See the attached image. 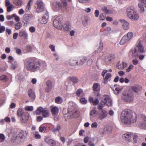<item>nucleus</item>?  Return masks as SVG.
I'll return each instance as SVG.
<instances>
[{"mask_svg":"<svg viewBox=\"0 0 146 146\" xmlns=\"http://www.w3.org/2000/svg\"><path fill=\"white\" fill-rule=\"evenodd\" d=\"M25 65L28 70L32 72L44 70L46 66V64L44 61L38 60L34 57L26 59L25 61Z\"/></svg>","mask_w":146,"mask_h":146,"instance_id":"obj_1","label":"nucleus"},{"mask_svg":"<svg viewBox=\"0 0 146 146\" xmlns=\"http://www.w3.org/2000/svg\"><path fill=\"white\" fill-rule=\"evenodd\" d=\"M137 115L135 112H133L129 109L122 111L121 114V120L124 123L130 124L135 123L137 120Z\"/></svg>","mask_w":146,"mask_h":146,"instance_id":"obj_2","label":"nucleus"},{"mask_svg":"<svg viewBox=\"0 0 146 146\" xmlns=\"http://www.w3.org/2000/svg\"><path fill=\"white\" fill-rule=\"evenodd\" d=\"M144 52L142 44L139 42L137 46L134 49H131L129 52V55L132 57H137L140 53H143Z\"/></svg>","mask_w":146,"mask_h":146,"instance_id":"obj_3","label":"nucleus"},{"mask_svg":"<svg viewBox=\"0 0 146 146\" xmlns=\"http://www.w3.org/2000/svg\"><path fill=\"white\" fill-rule=\"evenodd\" d=\"M128 17L132 20H137L139 16L134 11L133 8L128 7L126 10Z\"/></svg>","mask_w":146,"mask_h":146,"instance_id":"obj_4","label":"nucleus"},{"mask_svg":"<svg viewBox=\"0 0 146 146\" xmlns=\"http://www.w3.org/2000/svg\"><path fill=\"white\" fill-rule=\"evenodd\" d=\"M35 7L37 13L43 11L44 9V6L43 2L41 0H38L36 2Z\"/></svg>","mask_w":146,"mask_h":146,"instance_id":"obj_5","label":"nucleus"},{"mask_svg":"<svg viewBox=\"0 0 146 146\" xmlns=\"http://www.w3.org/2000/svg\"><path fill=\"white\" fill-rule=\"evenodd\" d=\"M122 99L127 102H132L133 100V96L132 93L127 94H123L122 97Z\"/></svg>","mask_w":146,"mask_h":146,"instance_id":"obj_6","label":"nucleus"},{"mask_svg":"<svg viewBox=\"0 0 146 146\" xmlns=\"http://www.w3.org/2000/svg\"><path fill=\"white\" fill-rule=\"evenodd\" d=\"M61 16H58L56 17L53 21V25L54 26L58 29H62V24L60 18Z\"/></svg>","mask_w":146,"mask_h":146,"instance_id":"obj_7","label":"nucleus"},{"mask_svg":"<svg viewBox=\"0 0 146 146\" xmlns=\"http://www.w3.org/2000/svg\"><path fill=\"white\" fill-rule=\"evenodd\" d=\"M50 109L52 115L54 118H56L59 113V110L58 108L56 106L52 105L50 107Z\"/></svg>","mask_w":146,"mask_h":146,"instance_id":"obj_8","label":"nucleus"},{"mask_svg":"<svg viewBox=\"0 0 146 146\" xmlns=\"http://www.w3.org/2000/svg\"><path fill=\"white\" fill-rule=\"evenodd\" d=\"M103 102L106 104L108 106H111L112 105V102L110 98L108 95H104L103 96Z\"/></svg>","mask_w":146,"mask_h":146,"instance_id":"obj_9","label":"nucleus"},{"mask_svg":"<svg viewBox=\"0 0 146 146\" xmlns=\"http://www.w3.org/2000/svg\"><path fill=\"white\" fill-rule=\"evenodd\" d=\"M62 5L60 2L56 1L53 2L52 4V8L54 9V11H58L62 8Z\"/></svg>","mask_w":146,"mask_h":146,"instance_id":"obj_10","label":"nucleus"},{"mask_svg":"<svg viewBox=\"0 0 146 146\" xmlns=\"http://www.w3.org/2000/svg\"><path fill=\"white\" fill-rule=\"evenodd\" d=\"M127 64L125 62L122 61V62H121L119 61L117 64L116 67L119 69L122 70L127 68Z\"/></svg>","mask_w":146,"mask_h":146,"instance_id":"obj_11","label":"nucleus"},{"mask_svg":"<svg viewBox=\"0 0 146 146\" xmlns=\"http://www.w3.org/2000/svg\"><path fill=\"white\" fill-rule=\"evenodd\" d=\"M46 86L45 90L46 92H49L51 90L53 87L52 82L50 80H48L46 82Z\"/></svg>","mask_w":146,"mask_h":146,"instance_id":"obj_12","label":"nucleus"},{"mask_svg":"<svg viewBox=\"0 0 146 146\" xmlns=\"http://www.w3.org/2000/svg\"><path fill=\"white\" fill-rule=\"evenodd\" d=\"M108 114V112L106 110H102L98 115V119L100 120H102L107 117Z\"/></svg>","mask_w":146,"mask_h":146,"instance_id":"obj_13","label":"nucleus"},{"mask_svg":"<svg viewBox=\"0 0 146 146\" xmlns=\"http://www.w3.org/2000/svg\"><path fill=\"white\" fill-rule=\"evenodd\" d=\"M133 135V133L128 132L123 135L122 137L123 139L130 141L131 140V136Z\"/></svg>","mask_w":146,"mask_h":146,"instance_id":"obj_14","label":"nucleus"},{"mask_svg":"<svg viewBox=\"0 0 146 146\" xmlns=\"http://www.w3.org/2000/svg\"><path fill=\"white\" fill-rule=\"evenodd\" d=\"M44 14L42 17V22L44 24H46L47 23L49 17L48 13L46 11H44Z\"/></svg>","mask_w":146,"mask_h":146,"instance_id":"obj_15","label":"nucleus"},{"mask_svg":"<svg viewBox=\"0 0 146 146\" xmlns=\"http://www.w3.org/2000/svg\"><path fill=\"white\" fill-rule=\"evenodd\" d=\"M5 6L7 7V11L8 12H10L13 7V5L10 3L9 0H5Z\"/></svg>","mask_w":146,"mask_h":146,"instance_id":"obj_16","label":"nucleus"},{"mask_svg":"<svg viewBox=\"0 0 146 146\" xmlns=\"http://www.w3.org/2000/svg\"><path fill=\"white\" fill-rule=\"evenodd\" d=\"M19 35L21 37L25 39H27L28 37L27 33L24 30L20 31L19 33Z\"/></svg>","mask_w":146,"mask_h":146,"instance_id":"obj_17","label":"nucleus"},{"mask_svg":"<svg viewBox=\"0 0 146 146\" xmlns=\"http://www.w3.org/2000/svg\"><path fill=\"white\" fill-rule=\"evenodd\" d=\"M29 119V116L27 113L24 114L21 116V121L22 123H26Z\"/></svg>","mask_w":146,"mask_h":146,"instance_id":"obj_18","label":"nucleus"},{"mask_svg":"<svg viewBox=\"0 0 146 146\" xmlns=\"http://www.w3.org/2000/svg\"><path fill=\"white\" fill-rule=\"evenodd\" d=\"M45 141L46 143L51 146H55L56 144L55 141L50 139L49 137H47L45 139Z\"/></svg>","mask_w":146,"mask_h":146,"instance_id":"obj_19","label":"nucleus"},{"mask_svg":"<svg viewBox=\"0 0 146 146\" xmlns=\"http://www.w3.org/2000/svg\"><path fill=\"white\" fill-rule=\"evenodd\" d=\"M114 87L115 88V90L114 91L115 93L117 95L123 89V87L115 84L114 85Z\"/></svg>","mask_w":146,"mask_h":146,"instance_id":"obj_20","label":"nucleus"},{"mask_svg":"<svg viewBox=\"0 0 146 146\" xmlns=\"http://www.w3.org/2000/svg\"><path fill=\"white\" fill-rule=\"evenodd\" d=\"M131 88L135 92L137 93L141 90V86L136 85H134L131 86Z\"/></svg>","mask_w":146,"mask_h":146,"instance_id":"obj_21","label":"nucleus"},{"mask_svg":"<svg viewBox=\"0 0 146 146\" xmlns=\"http://www.w3.org/2000/svg\"><path fill=\"white\" fill-rule=\"evenodd\" d=\"M28 93L29 96L32 99H34L35 98L36 96L35 92L31 89H29Z\"/></svg>","mask_w":146,"mask_h":146,"instance_id":"obj_22","label":"nucleus"},{"mask_svg":"<svg viewBox=\"0 0 146 146\" xmlns=\"http://www.w3.org/2000/svg\"><path fill=\"white\" fill-rule=\"evenodd\" d=\"M129 40L127 38L126 35H124L121 40L119 44L121 45H123L127 42Z\"/></svg>","mask_w":146,"mask_h":146,"instance_id":"obj_23","label":"nucleus"},{"mask_svg":"<svg viewBox=\"0 0 146 146\" xmlns=\"http://www.w3.org/2000/svg\"><path fill=\"white\" fill-rule=\"evenodd\" d=\"M69 63L70 65L72 66L78 65V62L75 58H72L70 59L69 61Z\"/></svg>","mask_w":146,"mask_h":146,"instance_id":"obj_24","label":"nucleus"},{"mask_svg":"<svg viewBox=\"0 0 146 146\" xmlns=\"http://www.w3.org/2000/svg\"><path fill=\"white\" fill-rule=\"evenodd\" d=\"M111 75L110 73H108L106 74L105 77L103 78V83L104 84L107 83L108 80L111 78Z\"/></svg>","mask_w":146,"mask_h":146,"instance_id":"obj_25","label":"nucleus"},{"mask_svg":"<svg viewBox=\"0 0 146 146\" xmlns=\"http://www.w3.org/2000/svg\"><path fill=\"white\" fill-rule=\"evenodd\" d=\"M76 95L79 97H82L84 96L83 90L81 89H78L76 92Z\"/></svg>","mask_w":146,"mask_h":146,"instance_id":"obj_26","label":"nucleus"},{"mask_svg":"<svg viewBox=\"0 0 146 146\" xmlns=\"http://www.w3.org/2000/svg\"><path fill=\"white\" fill-rule=\"evenodd\" d=\"M100 85L98 83H95L93 84V89L94 91H98L100 90Z\"/></svg>","mask_w":146,"mask_h":146,"instance_id":"obj_27","label":"nucleus"},{"mask_svg":"<svg viewBox=\"0 0 146 146\" xmlns=\"http://www.w3.org/2000/svg\"><path fill=\"white\" fill-rule=\"evenodd\" d=\"M30 16L28 14L25 15L23 16V21L25 24L28 23Z\"/></svg>","mask_w":146,"mask_h":146,"instance_id":"obj_28","label":"nucleus"},{"mask_svg":"<svg viewBox=\"0 0 146 146\" xmlns=\"http://www.w3.org/2000/svg\"><path fill=\"white\" fill-rule=\"evenodd\" d=\"M13 4L17 6H20L23 5V2L22 0H14Z\"/></svg>","mask_w":146,"mask_h":146,"instance_id":"obj_29","label":"nucleus"},{"mask_svg":"<svg viewBox=\"0 0 146 146\" xmlns=\"http://www.w3.org/2000/svg\"><path fill=\"white\" fill-rule=\"evenodd\" d=\"M123 27L125 30H127L129 28V24L128 22L125 21H123Z\"/></svg>","mask_w":146,"mask_h":146,"instance_id":"obj_30","label":"nucleus"},{"mask_svg":"<svg viewBox=\"0 0 146 146\" xmlns=\"http://www.w3.org/2000/svg\"><path fill=\"white\" fill-rule=\"evenodd\" d=\"M106 105V103L103 102V101H102L99 104L97 107V108L99 110H102L103 108Z\"/></svg>","mask_w":146,"mask_h":146,"instance_id":"obj_31","label":"nucleus"},{"mask_svg":"<svg viewBox=\"0 0 146 146\" xmlns=\"http://www.w3.org/2000/svg\"><path fill=\"white\" fill-rule=\"evenodd\" d=\"M42 114L44 117H47L49 116V111L48 110L44 109L43 110Z\"/></svg>","mask_w":146,"mask_h":146,"instance_id":"obj_32","label":"nucleus"},{"mask_svg":"<svg viewBox=\"0 0 146 146\" xmlns=\"http://www.w3.org/2000/svg\"><path fill=\"white\" fill-rule=\"evenodd\" d=\"M64 30L66 31H69L70 29V25L69 23L66 22L65 23L63 26Z\"/></svg>","mask_w":146,"mask_h":146,"instance_id":"obj_33","label":"nucleus"},{"mask_svg":"<svg viewBox=\"0 0 146 146\" xmlns=\"http://www.w3.org/2000/svg\"><path fill=\"white\" fill-rule=\"evenodd\" d=\"M70 80L74 83H77L78 81V79L75 76H71L69 78Z\"/></svg>","mask_w":146,"mask_h":146,"instance_id":"obj_34","label":"nucleus"},{"mask_svg":"<svg viewBox=\"0 0 146 146\" xmlns=\"http://www.w3.org/2000/svg\"><path fill=\"white\" fill-rule=\"evenodd\" d=\"M80 62H79V64L81 65L83 64L84 62L87 60V58L85 56H82L80 58Z\"/></svg>","mask_w":146,"mask_h":146,"instance_id":"obj_35","label":"nucleus"},{"mask_svg":"<svg viewBox=\"0 0 146 146\" xmlns=\"http://www.w3.org/2000/svg\"><path fill=\"white\" fill-rule=\"evenodd\" d=\"M103 43L100 42V45L98 47L96 51V52H101L103 49Z\"/></svg>","mask_w":146,"mask_h":146,"instance_id":"obj_36","label":"nucleus"},{"mask_svg":"<svg viewBox=\"0 0 146 146\" xmlns=\"http://www.w3.org/2000/svg\"><path fill=\"white\" fill-rule=\"evenodd\" d=\"M22 25L20 22H18L16 23L15 25V27L17 30L20 29L22 27Z\"/></svg>","mask_w":146,"mask_h":146,"instance_id":"obj_37","label":"nucleus"},{"mask_svg":"<svg viewBox=\"0 0 146 146\" xmlns=\"http://www.w3.org/2000/svg\"><path fill=\"white\" fill-rule=\"evenodd\" d=\"M33 2V0H29L26 7V11H27L29 10V8L31 7V5L32 4Z\"/></svg>","mask_w":146,"mask_h":146,"instance_id":"obj_38","label":"nucleus"},{"mask_svg":"<svg viewBox=\"0 0 146 146\" xmlns=\"http://www.w3.org/2000/svg\"><path fill=\"white\" fill-rule=\"evenodd\" d=\"M23 113V110L21 108L19 109L17 112V115L19 117L22 116Z\"/></svg>","mask_w":146,"mask_h":146,"instance_id":"obj_39","label":"nucleus"},{"mask_svg":"<svg viewBox=\"0 0 146 146\" xmlns=\"http://www.w3.org/2000/svg\"><path fill=\"white\" fill-rule=\"evenodd\" d=\"M126 35L127 38L129 40H130L132 37L133 36V34L132 32H129L126 34L125 35Z\"/></svg>","mask_w":146,"mask_h":146,"instance_id":"obj_40","label":"nucleus"},{"mask_svg":"<svg viewBox=\"0 0 146 146\" xmlns=\"http://www.w3.org/2000/svg\"><path fill=\"white\" fill-rule=\"evenodd\" d=\"M126 35L127 38L129 40H130L132 37L133 36V34L132 32H129L126 34L125 35Z\"/></svg>","mask_w":146,"mask_h":146,"instance_id":"obj_41","label":"nucleus"},{"mask_svg":"<svg viewBox=\"0 0 146 146\" xmlns=\"http://www.w3.org/2000/svg\"><path fill=\"white\" fill-rule=\"evenodd\" d=\"M43 110V109L42 107H39L38 108L36 111V114L38 115H40L41 113H42Z\"/></svg>","mask_w":146,"mask_h":146,"instance_id":"obj_42","label":"nucleus"},{"mask_svg":"<svg viewBox=\"0 0 146 146\" xmlns=\"http://www.w3.org/2000/svg\"><path fill=\"white\" fill-rule=\"evenodd\" d=\"M25 110L27 111H32L33 110V106H26L25 108Z\"/></svg>","mask_w":146,"mask_h":146,"instance_id":"obj_43","label":"nucleus"},{"mask_svg":"<svg viewBox=\"0 0 146 146\" xmlns=\"http://www.w3.org/2000/svg\"><path fill=\"white\" fill-rule=\"evenodd\" d=\"M97 114V111L95 110H93L91 111L90 115L92 116H96Z\"/></svg>","mask_w":146,"mask_h":146,"instance_id":"obj_44","label":"nucleus"},{"mask_svg":"<svg viewBox=\"0 0 146 146\" xmlns=\"http://www.w3.org/2000/svg\"><path fill=\"white\" fill-rule=\"evenodd\" d=\"M132 136H133V140L134 143H136L137 142V139L138 137L137 134L135 133H133V135H132Z\"/></svg>","mask_w":146,"mask_h":146,"instance_id":"obj_45","label":"nucleus"},{"mask_svg":"<svg viewBox=\"0 0 146 146\" xmlns=\"http://www.w3.org/2000/svg\"><path fill=\"white\" fill-rule=\"evenodd\" d=\"M35 138L37 139H40L41 137V135L39 134L38 132H36L34 134Z\"/></svg>","mask_w":146,"mask_h":146,"instance_id":"obj_46","label":"nucleus"},{"mask_svg":"<svg viewBox=\"0 0 146 146\" xmlns=\"http://www.w3.org/2000/svg\"><path fill=\"white\" fill-rule=\"evenodd\" d=\"M5 139L4 135L2 133L0 134V142L3 141Z\"/></svg>","mask_w":146,"mask_h":146,"instance_id":"obj_47","label":"nucleus"},{"mask_svg":"<svg viewBox=\"0 0 146 146\" xmlns=\"http://www.w3.org/2000/svg\"><path fill=\"white\" fill-rule=\"evenodd\" d=\"M46 128L44 126H40L39 128V131L40 132H42L46 130Z\"/></svg>","mask_w":146,"mask_h":146,"instance_id":"obj_48","label":"nucleus"},{"mask_svg":"<svg viewBox=\"0 0 146 146\" xmlns=\"http://www.w3.org/2000/svg\"><path fill=\"white\" fill-rule=\"evenodd\" d=\"M32 47L31 45L27 46L26 48V50L27 52H31L32 50Z\"/></svg>","mask_w":146,"mask_h":146,"instance_id":"obj_49","label":"nucleus"},{"mask_svg":"<svg viewBox=\"0 0 146 146\" xmlns=\"http://www.w3.org/2000/svg\"><path fill=\"white\" fill-rule=\"evenodd\" d=\"M115 58V56L114 55L110 56L108 58V60L110 62H111Z\"/></svg>","mask_w":146,"mask_h":146,"instance_id":"obj_50","label":"nucleus"},{"mask_svg":"<svg viewBox=\"0 0 146 146\" xmlns=\"http://www.w3.org/2000/svg\"><path fill=\"white\" fill-rule=\"evenodd\" d=\"M133 68V66L132 65H130L129 67L126 70V71L127 72H128L132 70Z\"/></svg>","mask_w":146,"mask_h":146,"instance_id":"obj_51","label":"nucleus"},{"mask_svg":"<svg viewBox=\"0 0 146 146\" xmlns=\"http://www.w3.org/2000/svg\"><path fill=\"white\" fill-rule=\"evenodd\" d=\"M80 102L82 104H86L87 103V100L84 98H82L80 99Z\"/></svg>","mask_w":146,"mask_h":146,"instance_id":"obj_52","label":"nucleus"},{"mask_svg":"<svg viewBox=\"0 0 146 146\" xmlns=\"http://www.w3.org/2000/svg\"><path fill=\"white\" fill-rule=\"evenodd\" d=\"M61 100V98L60 97L58 96L56 97L55 100V102L57 104H59L60 101Z\"/></svg>","mask_w":146,"mask_h":146,"instance_id":"obj_53","label":"nucleus"},{"mask_svg":"<svg viewBox=\"0 0 146 146\" xmlns=\"http://www.w3.org/2000/svg\"><path fill=\"white\" fill-rule=\"evenodd\" d=\"M138 6L140 8L141 11L143 13L144 12V9L141 3H139L138 5Z\"/></svg>","mask_w":146,"mask_h":146,"instance_id":"obj_54","label":"nucleus"},{"mask_svg":"<svg viewBox=\"0 0 146 146\" xmlns=\"http://www.w3.org/2000/svg\"><path fill=\"white\" fill-rule=\"evenodd\" d=\"M29 31L31 33H34L35 31V28L33 26L31 27L29 29Z\"/></svg>","mask_w":146,"mask_h":146,"instance_id":"obj_55","label":"nucleus"},{"mask_svg":"<svg viewBox=\"0 0 146 146\" xmlns=\"http://www.w3.org/2000/svg\"><path fill=\"white\" fill-rule=\"evenodd\" d=\"M99 102V101L98 99H96L95 100H94L92 103L94 105L96 106L98 105Z\"/></svg>","mask_w":146,"mask_h":146,"instance_id":"obj_56","label":"nucleus"},{"mask_svg":"<svg viewBox=\"0 0 146 146\" xmlns=\"http://www.w3.org/2000/svg\"><path fill=\"white\" fill-rule=\"evenodd\" d=\"M7 78V76L5 75H3L0 76V80H5Z\"/></svg>","mask_w":146,"mask_h":146,"instance_id":"obj_57","label":"nucleus"},{"mask_svg":"<svg viewBox=\"0 0 146 146\" xmlns=\"http://www.w3.org/2000/svg\"><path fill=\"white\" fill-rule=\"evenodd\" d=\"M93 62V60H92L91 59H89V60H88L87 61V64L88 65H90L92 64Z\"/></svg>","mask_w":146,"mask_h":146,"instance_id":"obj_58","label":"nucleus"},{"mask_svg":"<svg viewBox=\"0 0 146 146\" xmlns=\"http://www.w3.org/2000/svg\"><path fill=\"white\" fill-rule=\"evenodd\" d=\"M106 18V16L104 14H100V20H104Z\"/></svg>","mask_w":146,"mask_h":146,"instance_id":"obj_59","label":"nucleus"},{"mask_svg":"<svg viewBox=\"0 0 146 146\" xmlns=\"http://www.w3.org/2000/svg\"><path fill=\"white\" fill-rule=\"evenodd\" d=\"M98 124L97 122H94L91 125L92 128H96L97 127Z\"/></svg>","mask_w":146,"mask_h":146,"instance_id":"obj_60","label":"nucleus"},{"mask_svg":"<svg viewBox=\"0 0 146 146\" xmlns=\"http://www.w3.org/2000/svg\"><path fill=\"white\" fill-rule=\"evenodd\" d=\"M49 48L52 51H55V46L53 45L50 44L49 46Z\"/></svg>","mask_w":146,"mask_h":146,"instance_id":"obj_61","label":"nucleus"},{"mask_svg":"<svg viewBox=\"0 0 146 146\" xmlns=\"http://www.w3.org/2000/svg\"><path fill=\"white\" fill-rule=\"evenodd\" d=\"M99 11L98 10H95V13H94V14L95 15V16L96 17H98L99 16Z\"/></svg>","mask_w":146,"mask_h":146,"instance_id":"obj_62","label":"nucleus"},{"mask_svg":"<svg viewBox=\"0 0 146 146\" xmlns=\"http://www.w3.org/2000/svg\"><path fill=\"white\" fill-rule=\"evenodd\" d=\"M108 70H104L102 73V77L104 78L105 76V74L107 73L108 72Z\"/></svg>","mask_w":146,"mask_h":146,"instance_id":"obj_63","label":"nucleus"},{"mask_svg":"<svg viewBox=\"0 0 146 146\" xmlns=\"http://www.w3.org/2000/svg\"><path fill=\"white\" fill-rule=\"evenodd\" d=\"M5 30V28L3 26H1L0 27V33L4 32Z\"/></svg>","mask_w":146,"mask_h":146,"instance_id":"obj_64","label":"nucleus"}]
</instances>
